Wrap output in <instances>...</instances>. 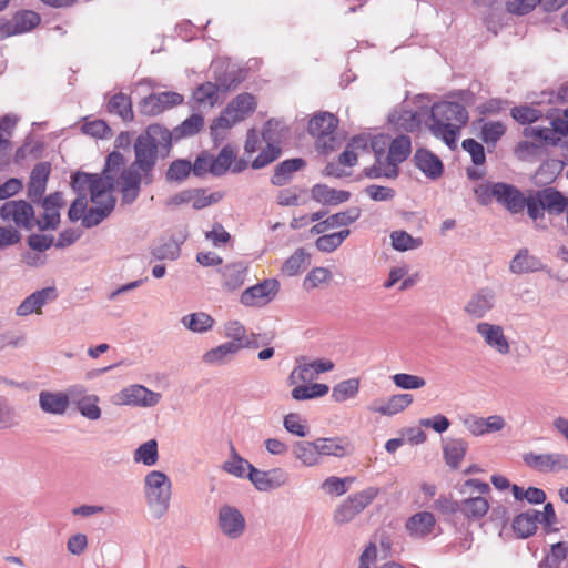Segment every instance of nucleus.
Returning a JSON list of instances; mask_svg holds the SVG:
<instances>
[{
    "label": "nucleus",
    "instance_id": "45",
    "mask_svg": "<svg viewBox=\"0 0 568 568\" xmlns=\"http://www.w3.org/2000/svg\"><path fill=\"white\" fill-rule=\"evenodd\" d=\"M236 159V150L230 144L223 146L217 156H211V174L214 176H221L226 173L231 168L233 161Z\"/></svg>",
    "mask_w": 568,
    "mask_h": 568
},
{
    "label": "nucleus",
    "instance_id": "59",
    "mask_svg": "<svg viewBox=\"0 0 568 568\" xmlns=\"http://www.w3.org/2000/svg\"><path fill=\"white\" fill-rule=\"evenodd\" d=\"M219 90L216 83L205 82L197 87L194 92V99L201 104L213 106L217 100Z\"/></svg>",
    "mask_w": 568,
    "mask_h": 568
},
{
    "label": "nucleus",
    "instance_id": "3",
    "mask_svg": "<svg viewBox=\"0 0 568 568\" xmlns=\"http://www.w3.org/2000/svg\"><path fill=\"white\" fill-rule=\"evenodd\" d=\"M203 126L204 118L199 113H194L172 131L162 124L155 123L150 124L142 135L159 153L164 152L169 154L173 141L193 136L199 133Z\"/></svg>",
    "mask_w": 568,
    "mask_h": 568
},
{
    "label": "nucleus",
    "instance_id": "17",
    "mask_svg": "<svg viewBox=\"0 0 568 568\" xmlns=\"http://www.w3.org/2000/svg\"><path fill=\"white\" fill-rule=\"evenodd\" d=\"M496 305V293L490 287H483L470 295L464 312L471 318H484Z\"/></svg>",
    "mask_w": 568,
    "mask_h": 568
},
{
    "label": "nucleus",
    "instance_id": "31",
    "mask_svg": "<svg viewBox=\"0 0 568 568\" xmlns=\"http://www.w3.org/2000/svg\"><path fill=\"white\" fill-rule=\"evenodd\" d=\"M241 348V343L226 342L205 352L202 356V361L209 365H224L227 364Z\"/></svg>",
    "mask_w": 568,
    "mask_h": 568
},
{
    "label": "nucleus",
    "instance_id": "44",
    "mask_svg": "<svg viewBox=\"0 0 568 568\" xmlns=\"http://www.w3.org/2000/svg\"><path fill=\"white\" fill-rule=\"evenodd\" d=\"M106 109L110 113L119 115L123 121H132L134 118L131 98L122 92L111 97Z\"/></svg>",
    "mask_w": 568,
    "mask_h": 568
},
{
    "label": "nucleus",
    "instance_id": "48",
    "mask_svg": "<svg viewBox=\"0 0 568 568\" xmlns=\"http://www.w3.org/2000/svg\"><path fill=\"white\" fill-rule=\"evenodd\" d=\"M311 255L305 248H297L283 264L282 271L288 276H294L310 264Z\"/></svg>",
    "mask_w": 568,
    "mask_h": 568
},
{
    "label": "nucleus",
    "instance_id": "8",
    "mask_svg": "<svg viewBox=\"0 0 568 568\" xmlns=\"http://www.w3.org/2000/svg\"><path fill=\"white\" fill-rule=\"evenodd\" d=\"M71 187L78 193V196L87 195L90 192L91 202H98L105 192L112 191L111 179L101 178L98 173H87L78 171L71 175Z\"/></svg>",
    "mask_w": 568,
    "mask_h": 568
},
{
    "label": "nucleus",
    "instance_id": "28",
    "mask_svg": "<svg viewBox=\"0 0 568 568\" xmlns=\"http://www.w3.org/2000/svg\"><path fill=\"white\" fill-rule=\"evenodd\" d=\"M305 166L306 161L302 158L284 160L275 166L271 183L275 186L286 185L293 179L294 173Z\"/></svg>",
    "mask_w": 568,
    "mask_h": 568
},
{
    "label": "nucleus",
    "instance_id": "39",
    "mask_svg": "<svg viewBox=\"0 0 568 568\" xmlns=\"http://www.w3.org/2000/svg\"><path fill=\"white\" fill-rule=\"evenodd\" d=\"M294 457L304 466L312 467L320 464V454L316 439L314 442H295L292 447Z\"/></svg>",
    "mask_w": 568,
    "mask_h": 568
},
{
    "label": "nucleus",
    "instance_id": "54",
    "mask_svg": "<svg viewBox=\"0 0 568 568\" xmlns=\"http://www.w3.org/2000/svg\"><path fill=\"white\" fill-rule=\"evenodd\" d=\"M392 245L396 251H408L422 245V239L413 237L405 231H394L390 234Z\"/></svg>",
    "mask_w": 568,
    "mask_h": 568
},
{
    "label": "nucleus",
    "instance_id": "63",
    "mask_svg": "<svg viewBox=\"0 0 568 568\" xmlns=\"http://www.w3.org/2000/svg\"><path fill=\"white\" fill-rule=\"evenodd\" d=\"M538 523L542 525L546 534L558 531V528L556 527L558 518L551 503L545 504L544 510L539 511Z\"/></svg>",
    "mask_w": 568,
    "mask_h": 568
},
{
    "label": "nucleus",
    "instance_id": "27",
    "mask_svg": "<svg viewBox=\"0 0 568 568\" xmlns=\"http://www.w3.org/2000/svg\"><path fill=\"white\" fill-rule=\"evenodd\" d=\"M542 262L531 255L527 248H520L509 264V271L514 274L534 273L545 270Z\"/></svg>",
    "mask_w": 568,
    "mask_h": 568
},
{
    "label": "nucleus",
    "instance_id": "61",
    "mask_svg": "<svg viewBox=\"0 0 568 568\" xmlns=\"http://www.w3.org/2000/svg\"><path fill=\"white\" fill-rule=\"evenodd\" d=\"M99 397L97 395H89L81 399L77 405L81 415L90 420H97L101 417V409L97 405Z\"/></svg>",
    "mask_w": 568,
    "mask_h": 568
},
{
    "label": "nucleus",
    "instance_id": "37",
    "mask_svg": "<svg viewBox=\"0 0 568 568\" xmlns=\"http://www.w3.org/2000/svg\"><path fill=\"white\" fill-rule=\"evenodd\" d=\"M256 108L255 98L250 93H241L235 97L226 106V113L233 114L235 121H243L252 114Z\"/></svg>",
    "mask_w": 568,
    "mask_h": 568
},
{
    "label": "nucleus",
    "instance_id": "15",
    "mask_svg": "<svg viewBox=\"0 0 568 568\" xmlns=\"http://www.w3.org/2000/svg\"><path fill=\"white\" fill-rule=\"evenodd\" d=\"M281 122L274 119L268 120L265 123V126L262 132V138L266 142V146L262 149L260 154L253 160L252 168L255 170L263 169L277 160L282 154V149L280 145L274 144L277 140L274 132Z\"/></svg>",
    "mask_w": 568,
    "mask_h": 568
},
{
    "label": "nucleus",
    "instance_id": "5",
    "mask_svg": "<svg viewBox=\"0 0 568 568\" xmlns=\"http://www.w3.org/2000/svg\"><path fill=\"white\" fill-rule=\"evenodd\" d=\"M568 209V199L555 187L532 191L528 207V216L536 223L549 215H560Z\"/></svg>",
    "mask_w": 568,
    "mask_h": 568
},
{
    "label": "nucleus",
    "instance_id": "18",
    "mask_svg": "<svg viewBox=\"0 0 568 568\" xmlns=\"http://www.w3.org/2000/svg\"><path fill=\"white\" fill-rule=\"evenodd\" d=\"M161 399L159 393L152 392L142 385H132L122 389L118 395V403L142 407L155 406Z\"/></svg>",
    "mask_w": 568,
    "mask_h": 568
},
{
    "label": "nucleus",
    "instance_id": "51",
    "mask_svg": "<svg viewBox=\"0 0 568 568\" xmlns=\"http://www.w3.org/2000/svg\"><path fill=\"white\" fill-rule=\"evenodd\" d=\"M124 156L119 151H112L105 160L101 178H109L112 181V191L115 189V176L124 165Z\"/></svg>",
    "mask_w": 568,
    "mask_h": 568
},
{
    "label": "nucleus",
    "instance_id": "24",
    "mask_svg": "<svg viewBox=\"0 0 568 568\" xmlns=\"http://www.w3.org/2000/svg\"><path fill=\"white\" fill-rule=\"evenodd\" d=\"M413 162L430 180H436L443 175L444 164L442 160L427 149H417Z\"/></svg>",
    "mask_w": 568,
    "mask_h": 568
},
{
    "label": "nucleus",
    "instance_id": "29",
    "mask_svg": "<svg viewBox=\"0 0 568 568\" xmlns=\"http://www.w3.org/2000/svg\"><path fill=\"white\" fill-rule=\"evenodd\" d=\"M39 406L43 413L63 415L68 407V396L63 392L42 390L39 394Z\"/></svg>",
    "mask_w": 568,
    "mask_h": 568
},
{
    "label": "nucleus",
    "instance_id": "50",
    "mask_svg": "<svg viewBox=\"0 0 568 568\" xmlns=\"http://www.w3.org/2000/svg\"><path fill=\"white\" fill-rule=\"evenodd\" d=\"M192 170V163L186 159H178L169 165L165 179L168 182L182 183L185 181Z\"/></svg>",
    "mask_w": 568,
    "mask_h": 568
},
{
    "label": "nucleus",
    "instance_id": "16",
    "mask_svg": "<svg viewBox=\"0 0 568 568\" xmlns=\"http://www.w3.org/2000/svg\"><path fill=\"white\" fill-rule=\"evenodd\" d=\"M247 478L261 491H267L286 485L288 474L282 468L271 470H260L253 465H248Z\"/></svg>",
    "mask_w": 568,
    "mask_h": 568
},
{
    "label": "nucleus",
    "instance_id": "43",
    "mask_svg": "<svg viewBox=\"0 0 568 568\" xmlns=\"http://www.w3.org/2000/svg\"><path fill=\"white\" fill-rule=\"evenodd\" d=\"M488 509V501L481 496L466 498L459 501V513L468 519H480L487 514Z\"/></svg>",
    "mask_w": 568,
    "mask_h": 568
},
{
    "label": "nucleus",
    "instance_id": "2",
    "mask_svg": "<svg viewBox=\"0 0 568 568\" xmlns=\"http://www.w3.org/2000/svg\"><path fill=\"white\" fill-rule=\"evenodd\" d=\"M466 108L458 102L442 101L432 106L429 125L432 134L442 139L449 148H455L460 128L468 122Z\"/></svg>",
    "mask_w": 568,
    "mask_h": 568
},
{
    "label": "nucleus",
    "instance_id": "12",
    "mask_svg": "<svg viewBox=\"0 0 568 568\" xmlns=\"http://www.w3.org/2000/svg\"><path fill=\"white\" fill-rule=\"evenodd\" d=\"M280 283L267 278L242 292L240 302L250 307H261L270 303L278 293Z\"/></svg>",
    "mask_w": 568,
    "mask_h": 568
},
{
    "label": "nucleus",
    "instance_id": "25",
    "mask_svg": "<svg viewBox=\"0 0 568 568\" xmlns=\"http://www.w3.org/2000/svg\"><path fill=\"white\" fill-rule=\"evenodd\" d=\"M361 213L362 211L358 206L348 207L346 211L333 214L328 216L326 220H323L313 225L311 229V233L322 234L328 229L347 226L357 221L361 216Z\"/></svg>",
    "mask_w": 568,
    "mask_h": 568
},
{
    "label": "nucleus",
    "instance_id": "22",
    "mask_svg": "<svg viewBox=\"0 0 568 568\" xmlns=\"http://www.w3.org/2000/svg\"><path fill=\"white\" fill-rule=\"evenodd\" d=\"M476 332L484 338L485 343L501 355L510 352V346L504 329L500 325L488 322H479Z\"/></svg>",
    "mask_w": 568,
    "mask_h": 568
},
{
    "label": "nucleus",
    "instance_id": "35",
    "mask_svg": "<svg viewBox=\"0 0 568 568\" xmlns=\"http://www.w3.org/2000/svg\"><path fill=\"white\" fill-rule=\"evenodd\" d=\"M412 152V141L406 134H399L389 144L388 154L385 156V162L398 168Z\"/></svg>",
    "mask_w": 568,
    "mask_h": 568
},
{
    "label": "nucleus",
    "instance_id": "33",
    "mask_svg": "<svg viewBox=\"0 0 568 568\" xmlns=\"http://www.w3.org/2000/svg\"><path fill=\"white\" fill-rule=\"evenodd\" d=\"M312 199L324 205H337L347 202L351 193L344 190H335L326 184H315L311 191Z\"/></svg>",
    "mask_w": 568,
    "mask_h": 568
},
{
    "label": "nucleus",
    "instance_id": "21",
    "mask_svg": "<svg viewBox=\"0 0 568 568\" xmlns=\"http://www.w3.org/2000/svg\"><path fill=\"white\" fill-rule=\"evenodd\" d=\"M460 419L465 428L474 436L499 432L505 427V420L499 415H491L484 418L469 414Z\"/></svg>",
    "mask_w": 568,
    "mask_h": 568
},
{
    "label": "nucleus",
    "instance_id": "58",
    "mask_svg": "<svg viewBox=\"0 0 568 568\" xmlns=\"http://www.w3.org/2000/svg\"><path fill=\"white\" fill-rule=\"evenodd\" d=\"M283 426L292 435L305 437L308 434L306 422L297 413H290L284 416Z\"/></svg>",
    "mask_w": 568,
    "mask_h": 568
},
{
    "label": "nucleus",
    "instance_id": "40",
    "mask_svg": "<svg viewBox=\"0 0 568 568\" xmlns=\"http://www.w3.org/2000/svg\"><path fill=\"white\" fill-rule=\"evenodd\" d=\"M413 400L414 397L412 394H396L390 396L384 405L378 407L371 406L369 409L383 416H393L405 410Z\"/></svg>",
    "mask_w": 568,
    "mask_h": 568
},
{
    "label": "nucleus",
    "instance_id": "49",
    "mask_svg": "<svg viewBox=\"0 0 568 568\" xmlns=\"http://www.w3.org/2000/svg\"><path fill=\"white\" fill-rule=\"evenodd\" d=\"M359 390V379L349 378L339 382L333 387L332 397L335 402L342 403L349 398H354Z\"/></svg>",
    "mask_w": 568,
    "mask_h": 568
},
{
    "label": "nucleus",
    "instance_id": "9",
    "mask_svg": "<svg viewBox=\"0 0 568 568\" xmlns=\"http://www.w3.org/2000/svg\"><path fill=\"white\" fill-rule=\"evenodd\" d=\"M184 102V97L175 91H164L151 93L144 97L139 103V112L145 116H155L170 110L174 106L181 105Z\"/></svg>",
    "mask_w": 568,
    "mask_h": 568
},
{
    "label": "nucleus",
    "instance_id": "62",
    "mask_svg": "<svg viewBox=\"0 0 568 568\" xmlns=\"http://www.w3.org/2000/svg\"><path fill=\"white\" fill-rule=\"evenodd\" d=\"M82 132L98 139H108L112 136V130L103 120H94L82 125Z\"/></svg>",
    "mask_w": 568,
    "mask_h": 568
},
{
    "label": "nucleus",
    "instance_id": "20",
    "mask_svg": "<svg viewBox=\"0 0 568 568\" xmlns=\"http://www.w3.org/2000/svg\"><path fill=\"white\" fill-rule=\"evenodd\" d=\"M57 297L58 292L54 286L36 291L21 302L16 310V314L18 316H28L32 313L40 314L42 306L49 302H53Z\"/></svg>",
    "mask_w": 568,
    "mask_h": 568
},
{
    "label": "nucleus",
    "instance_id": "19",
    "mask_svg": "<svg viewBox=\"0 0 568 568\" xmlns=\"http://www.w3.org/2000/svg\"><path fill=\"white\" fill-rule=\"evenodd\" d=\"M113 191L105 192V195L100 196L98 202H92L94 206L87 209L82 217V225L87 229L99 225L105 220L114 210L116 199L112 194Z\"/></svg>",
    "mask_w": 568,
    "mask_h": 568
},
{
    "label": "nucleus",
    "instance_id": "64",
    "mask_svg": "<svg viewBox=\"0 0 568 568\" xmlns=\"http://www.w3.org/2000/svg\"><path fill=\"white\" fill-rule=\"evenodd\" d=\"M353 481V477L338 478L335 476H331L323 483V488L328 494L342 496L348 490V485L352 484Z\"/></svg>",
    "mask_w": 568,
    "mask_h": 568
},
{
    "label": "nucleus",
    "instance_id": "4",
    "mask_svg": "<svg viewBox=\"0 0 568 568\" xmlns=\"http://www.w3.org/2000/svg\"><path fill=\"white\" fill-rule=\"evenodd\" d=\"M146 504L154 518H162L169 510L172 495V483L166 474L160 470L150 471L144 478Z\"/></svg>",
    "mask_w": 568,
    "mask_h": 568
},
{
    "label": "nucleus",
    "instance_id": "7",
    "mask_svg": "<svg viewBox=\"0 0 568 568\" xmlns=\"http://www.w3.org/2000/svg\"><path fill=\"white\" fill-rule=\"evenodd\" d=\"M338 125V119L329 112L315 114L308 122V133L316 138V148L325 152L333 151L336 148L335 130Z\"/></svg>",
    "mask_w": 568,
    "mask_h": 568
},
{
    "label": "nucleus",
    "instance_id": "47",
    "mask_svg": "<svg viewBox=\"0 0 568 568\" xmlns=\"http://www.w3.org/2000/svg\"><path fill=\"white\" fill-rule=\"evenodd\" d=\"M135 463H142L145 466H154L159 460L158 442L150 439L141 444L133 455Z\"/></svg>",
    "mask_w": 568,
    "mask_h": 568
},
{
    "label": "nucleus",
    "instance_id": "38",
    "mask_svg": "<svg viewBox=\"0 0 568 568\" xmlns=\"http://www.w3.org/2000/svg\"><path fill=\"white\" fill-rule=\"evenodd\" d=\"M317 448L321 456L342 458L351 453V444L346 438H317Z\"/></svg>",
    "mask_w": 568,
    "mask_h": 568
},
{
    "label": "nucleus",
    "instance_id": "32",
    "mask_svg": "<svg viewBox=\"0 0 568 568\" xmlns=\"http://www.w3.org/2000/svg\"><path fill=\"white\" fill-rule=\"evenodd\" d=\"M468 449V443L463 438H448L443 445L445 463L452 469H457Z\"/></svg>",
    "mask_w": 568,
    "mask_h": 568
},
{
    "label": "nucleus",
    "instance_id": "10",
    "mask_svg": "<svg viewBox=\"0 0 568 568\" xmlns=\"http://www.w3.org/2000/svg\"><path fill=\"white\" fill-rule=\"evenodd\" d=\"M525 465L539 473H558L568 470V455L564 453H526L523 456Z\"/></svg>",
    "mask_w": 568,
    "mask_h": 568
},
{
    "label": "nucleus",
    "instance_id": "34",
    "mask_svg": "<svg viewBox=\"0 0 568 568\" xmlns=\"http://www.w3.org/2000/svg\"><path fill=\"white\" fill-rule=\"evenodd\" d=\"M373 151L376 158L375 163L366 168L364 173L369 179H396L399 174V169L395 168V165L387 164L385 159L383 160V149L377 150V141L373 142Z\"/></svg>",
    "mask_w": 568,
    "mask_h": 568
},
{
    "label": "nucleus",
    "instance_id": "46",
    "mask_svg": "<svg viewBox=\"0 0 568 568\" xmlns=\"http://www.w3.org/2000/svg\"><path fill=\"white\" fill-rule=\"evenodd\" d=\"M568 556V541H558L551 545L549 552L540 561L539 568H560Z\"/></svg>",
    "mask_w": 568,
    "mask_h": 568
},
{
    "label": "nucleus",
    "instance_id": "41",
    "mask_svg": "<svg viewBox=\"0 0 568 568\" xmlns=\"http://www.w3.org/2000/svg\"><path fill=\"white\" fill-rule=\"evenodd\" d=\"M181 323L186 329L193 333L203 334L213 328L215 321L205 312H195L184 315L181 318Z\"/></svg>",
    "mask_w": 568,
    "mask_h": 568
},
{
    "label": "nucleus",
    "instance_id": "52",
    "mask_svg": "<svg viewBox=\"0 0 568 568\" xmlns=\"http://www.w3.org/2000/svg\"><path fill=\"white\" fill-rule=\"evenodd\" d=\"M214 79L217 88L223 91L235 89L242 81L240 71L235 69L219 70L216 67L214 68Z\"/></svg>",
    "mask_w": 568,
    "mask_h": 568
},
{
    "label": "nucleus",
    "instance_id": "57",
    "mask_svg": "<svg viewBox=\"0 0 568 568\" xmlns=\"http://www.w3.org/2000/svg\"><path fill=\"white\" fill-rule=\"evenodd\" d=\"M510 114L515 121L520 124H530L542 116V112L529 105L514 106Z\"/></svg>",
    "mask_w": 568,
    "mask_h": 568
},
{
    "label": "nucleus",
    "instance_id": "13",
    "mask_svg": "<svg viewBox=\"0 0 568 568\" xmlns=\"http://www.w3.org/2000/svg\"><path fill=\"white\" fill-rule=\"evenodd\" d=\"M1 219L4 221H13L17 226L28 231L34 227L33 206L24 200L4 202L1 205Z\"/></svg>",
    "mask_w": 568,
    "mask_h": 568
},
{
    "label": "nucleus",
    "instance_id": "53",
    "mask_svg": "<svg viewBox=\"0 0 568 568\" xmlns=\"http://www.w3.org/2000/svg\"><path fill=\"white\" fill-rule=\"evenodd\" d=\"M248 465H251L246 459L241 457L233 445H231V457L223 464V469L239 478L245 477V471L248 469Z\"/></svg>",
    "mask_w": 568,
    "mask_h": 568
},
{
    "label": "nucleus",
    "instance_id": "26",
    "mask_svg": "<svg viewBox=\"0 0 568 568\" xmlns=\"http://www.w3.org/2000/svg\"><path fill=\"white\" fill-rule=\"evenodd\" d=\"M222 276V286L226 291L239 290L245 282L247 267L242 262L224 265L219 271Z\"/></svg>",
    "mask_w": 568,
    "mask_h": 568
},
{
    "label": "nucleus",
    "instance_id": "14",
    "mask_svg": "<svg viewBox=\"0 0 568 568\" xmlns=\"http://www.w3.org/2000/svg\"><path fill=\"white\" fill-rule=\"evenodd\" d=\"M495 192V201L511 214H517L529 207L530 194L524 193L515 185L505 182H498Z\"/></svg>",
    "mask_w": 568,
    "mask_h": 568
},
{
    "label": "nucleus",
    "instance_id": "11",
    "mask_svg": "<svg viewBox=\"0 0 568 568\" xmlns=\"http://www.w3.org/2000/svg\"><path fill=\"white\" fill-rule=\"evenodd\" d=\"M217 527L229 539H239L245 531L246 520L240 509L225 504L219 508Z\"/></svg>",
    "mask_w": 568,
    "mask_h": 568
},
{
    "label": "nucleus",
    "instance_id": "42",
    "mask_svg": "<svg viewBox=\"0 0 568 568\" xmlns=\"http://www.w3.org/2000/svg\"><path fill=\"white\" fill-rule=\"evenodd\" d=\"M434 526L435 517L428 511L415 514L406 524L407 530L416 537H424L430 534Z\"/></svg>",
    "mask_w": 568,
    "mask_h": 568
},
{
    "label": "nucleus",
    "instance_id": "30",
    "mask_svg": "<svg viewBox=\"0 0 568 568\" xmlns=\"http://www.w3.org/2000/svg\"><path fill=\"white\" fill-rule=\"evenodd\" d=\"M182 241L176 240L174 236L161 237L154 242L150 248L151 255L156 261H175L181 254Z\"/></svg>",
    "mask_w": 568,
    "mask_h": 568
},
{
    "label": "nucleus",
    "instance_id": "23",
    "mask_svg": "<svg viewBox=\"0 0 568 568\" xmlns=\"http://www.w3.org/2000/svg\"><path fill=\"white\" fill-rule=\"evenodd\" d=\"M50 163L40 162L31 171L28 183V197L33 203H40L47 189V182L50 174Z\"/></svg>",
    "mask_w": 568,
    "mask_h": 568
},
{
    "label": "nucleus",
    "instance_id": "56",
    "mask_svg": "<svg viewBox=\"0 0 568 568\" xmlns=\"http://www.w3.org/2000/svg\"><path fill=\"white\" fill-rule=\"evenodd\" d=\"M506 126L501 122H485L481 125L479 138L486 144L495 145L496 142L505 134Z\"/></svg>",
    "mask_w": 568,
    "mask_h": 568
},
{
    "label": "nucleus",
    "instance_id": "6",
    "mask_svg": "<svg viewBox=\"0 0 568 568\" xmlns=\"http://www.w3.org/2000/svg\"><path fill=\"white\" fill-rule=\"evenodd\" d=\"M378 495V489L368 487L362 491L349 495L334 510L333 520L342 526L351 523L367 506H369Z\"/></svg>",
    "mask_w": 568,
    "mask_h": 568
},
{
    "label": "nucleus",
    "instance_id": "55",
    "mask_svg": "<svg viewBox=\"0 0 568 568\" xmlns=\"http://www.w3.org/2000/svg\"><path fill=\"white\" fill-rule=\"evenodd\" d=\"M13 21L19 34L31 31L41 21L40 16L31 10L18 12L13 16Z\"/></svg>",
    "mask_w": 568,
    "mask_h": 568
},
{
    "label": "nucleus",
    "instance_id": "1",
    "mask_svg": "<svg viewBox=\"0 0 568 568\" xmlns=\"http://www.w3.org/2000/svg\"><path fill=\"white\" fill-rule=\"evenodd\" d=\"M135 159L119 174L118 183L121 192V202L131 205L141 192V183L149 185L154 181L153 170L156 165L159 152L141 134L134 143Z\"/></svg>",
    "mask_w": 568,
    "mask_h": 568
},
{
    "label": "nucleus",
    "instance_id": "36",
    "mask_svg": "<svg viewBox=\"0 0 568 568\" xmlns=\"http://www.w3.org/2000/svg\"><path fill=\"white\" fill-rule=\"evenodd\" d=\"M538 519L539 511L536 509H529L517 515L513 520L511 527L517 537L528 538L536 532Z\"/></svg>",
    "mask_w": 568,
    "mask_h": 568
},
{
    "label": "nucleus",
    "instance_id": "60",
    "mask_svg": "<svg viewBox=\"0 0 568 568\" xmlns=\"http://www.w3.org/2000/svg\"><path fill=\"white\" fill-rule=\"evenodd\" d=\"M393 383L402 389H419L426 385V381L417 375L398 373L392 376Z\"/></svg>",
    "mask_w": 568,
    "mask_h": 568
}]
</instances>
